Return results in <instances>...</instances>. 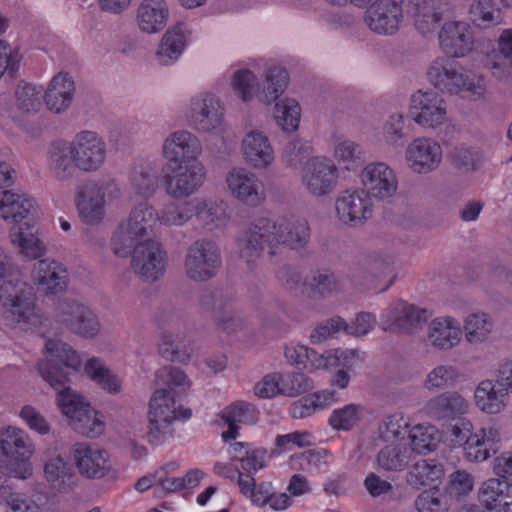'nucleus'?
I'll list each match as a JSON object with an SVG mask.
<instances>
[{
	"label": "nucleus",
	"mask_w": 512,
	"mask_h": 512,
	"mask_svg": "<svg viewBox=\"0 0 512 512\" xmlns=\"http://www.w3.org/2000/svg\"><path fill=\"white\" fill-rule=\"evenodd\" d=\"M458 378V372L451 365H438L426 376L423 386L430 392L452 387Z\"/></svg>",
	"instance_id": "nucleus-51"
},
{
	"label": "nucleus",
	"mask_w": 512,
	"mask_h": 512,
	"mask_svg": "<svg viewBox=\"0 0 512 512\" xmlns=\"http://www.w3.org/2000/svg\"><path fill=\"white\" fill-rule=\"evenodd\" d=\"M335 156L346 164L347 169H353L364 162L362 148L352 141L339 143L335 148Z\"/></svg>",
	"instance_id": "nucleus-64"
},
{
	"label": "nucleus",
	"mask_w": 512,
	"mask_h": 512,
	"mask_svg": "<svg viewBox=\"0 0 512 512\" xmlns=\"http://www.w3.org/2000/svg\"><path fill=\"white\" fill-rule=\"evenodd\" d=\"M488 66L497 78L510 74L512 68V29H505L498 38V53L488 60Z\"/></svg>",
	"instance_id": "nucleus-44"
},
{
	"label": "nucleus",
	"mask_w": 512,
	"mask_h": 512,
	"mask_svg": "<svg viewBox=\"0 0 512 512\" xmlns=\"http://www.w3.org/2000/svg\"><path fill=\"white\" fill-rule=\"evenodd\" d=\"M460 334L459 324L453 318H436L429 324L427 341L439 350H449L459 343Z\"/></svg>",
	"instance_id": "nucleus-37"
},
{
	"label": "nucleus",
	"mask_w": 512,
	"mask_h": 512,
	"mask_svg": "<svg viewBox=\"0 0 512 512\" xmlns=\"http://www.w3.org/2000/svg\"><path fill=\"white\" fill-rule=\"evenodd\" d=\"M71 454L78 472L88 479L102 478L111 470L108 454L104 450L86 443H76Z\"/></svg>",
	"instance_id": "nucleus-22"
},
{
	"label": "nucleus",
	"mask_w": 512,
	"mask_h": 512,
	"mask_svg": "<svg viewBox=\"0 0 512 512\" xmlns=\"http://www.w3.org/2000/svg\"><path fill=\"white\" fill-rule=\"evenodd\" d=\"M309 287L315 294L326 296L338 293L342 289L340 278L328 269L317 270L309 281Z\"/></svg>",
	"instance_id": "nucleus-56"
},
{
	"label": "nucleus",
	"mask_w": 512,
	"mask_h": 512,
	"mask_svg": "<svg viewBox=\"0 0 512 512\" xmlns=\"http://www.w3.org/2000/svg\"><path fill=\"white\" fill-rule=\"evenodd\" d=\"M438 38L440 48L449 57H464L473 49V33L470 25L464 21L445 22Z\"/></svg>",
	"instance_id": "nucleus-16"
},
{
	"label": "nucleus",
	"mask_w": 512,
	"mask_h": 512,
	"mask_svg": "<svg viewBox=\"0 0 512 512\" xmlns=\"http://www.w3.org/2000/svg\"><path fill=\"white\" fill-rule=\"evenodd\" d=\"M129 256L134 272L145 281H156L165 272L167 253L157 240L147 239L135 245Z\"/></svg>",
	"instance_id": "nucleus-10"
},
{
	"label": "nucleus",
	"mask_w": 512,
	"mask_h": 512,
	"mask_svg": "<svg viewBox=\"0 0 512 512\" xmlns=\"http://www.w3.org/2000/svg\"><path fill=\"white\" fill-rule=\"evenodd\" d=\"M49 167L59 181L71 179L79 169L73 145L66 141H55L51 144L49 152Z\"/></svg>",
	"instance_id": "nucleus-33"
},
{
	"label": "nucleus",
	"mask_w": 512,
	"mask_h": 512,
	"mask_svg": "<svg viewBox=\"0 0 512 512\" xmlns=\"http://www.w3.org/2000/svg\"><path fill=\"white\" fill-rule=\"evenodd\" d=\"M312 154V146L308 141L302 139H293L289 141L282 154V158L286 166L297 169L303 163L310 160Z\"/></svg>",
	"instance_id": "nucleus-55"
},
{
	"label": "nucleus",
	"mask_w": 512,
	"mask_h": 512,
	"mask_svg": "<svg viewBox=\"0 0 512 512\" xmlns=\"http://www.w3.org/2000/svg\"><path fill=\"white\" fill-rule=\"evenodd\" d=\"M157 219L158 213L147 202L135 206L113 234L111 246L114 254L126 258L135 245L152 239Z\"/></svg>",
	"instance_id": "nucleus-4"
},
{
	"label": "nucleus",
	"mask_w": 512,
	"mask_h": 512,
	"mask_svg": "<svg viewBox=\"0 0 512 512\" xmlns=\"http://www.w3.org/2000/svg\"><path fill=\"white\" fill-rule=\"evenodd\" d=\"M242 148L246 162L256 169L266 168L274 161V149L260 131L249 132L242 141Z\"/></svg>",
	"instance_id": "nucleus-32"
},
{
	"label": "nucleus",
	"mask_w": 512,
	"mask_h": 512,
	"mask_svg": "<svg viewBox=\"0 0 512 512\" xmlns=\"http://www.w3.org/2000/svg\"><path fill=\"white\" fill-rule=\"evenodd\" d=\"M202 308L213 313L214 320L222 331L234 333L243 330L246 321L233 309L232 300L222 291H205L201 295Z\"/></svg>",
	"instance_id": "nucleus-13"
},
{
	"label": "nucleus",
	"mask_w": 512,
	"mask_h": 512,
	"mask_svg": "<svg viewBox=\"0 0 512 512\" xmlns=\"http://www.w3.org/2000/svg\"><path fill=\"white\" fill-rule=\"evenodd\" d=\"M57 317L68 330L84 338H92L100 331V323L94 312L75 300L60 301Z\"/></svg>",
	"instance_id": "nucleus-12"
},
{
	"label": "nucleus",
	"mask_w": 512,
	"mask_h": 512,
	"mask_svg": "<svg viewBox=\"0 0 512 512\" xmlns=\"http://www.w3.org/2000/svg\"><path fill=\"white\" fill-rule=\"evenodd\" d=\"M492 322L486 314H471L464 323L465 337L471 344L484 341L492 331Z\"/></svg>",
	"instance_id": "nucleus-53"
},
{
	"label": "nucleus",
	"mask_w": 512,
	"mask_h": 512,
	"mask_svg": "<svg viewBox=\"0 0 512 512\" xmlns=\"http://www.w3.org/2000/svg\"><path fill=\"white\" fill-rule=\"evenodd\" d=\"M154 384L157 389H166L170 392L179 389L180 392H185L190 388L191 381L180 368L166 365L155 372Z\"/></svg>",
	"instance_id": "nucleus-47"
},
{
	"label": "nucleus",
	"mask_w": 512,
	"mask_h": 512,
	"mask_svg": "<svg viewBox=\"0 0 512 512\" xmlns=\"http://www.w3.org/2000/svg\"><path fill=\"white\" fill-rule=\"evenodd\" d=\"M76 205L79 217L88 225L100 223L105 215V203L94 182L84 184L78 188Z\"/></svg>",
	"instance_id": "nucleus-31"
},
{
	"label": "nucleus",
	"mask_w": 512,
	"mask_h": 512,
	"mask_svg": "<svg viewBox=\"0 0 512 512\" xmlns=\"http://www.w3.org/2000/svg\"><path fill=\"white\" fill-rule=\"evenodd\" d=\"M257 411L247 402H235L226 407L221 414L228 430L222 433L224 441L235 439L238 436V424H252L257 421Z\"/></svg>",
	"instance_id": "nucleus-39"
},
{
	"label": "nucleus",
	"mask_w": 512,
	"mask_h": 512,
	"mask_svg": "<svg viewBox=\"0 0 512 512\" xmlns=\"http://www.w3.org/2000/svg\"><path fill=\"white\" fill-rule=\"evenodd\" d=\"M482 505L492 512H512V483L491 478L485 481L478 492Z\"/></svg>",
	"instance_id": "nucleus-30"
},
{
	"label": "nucleus",
	"mask_w": 512,
	"mask_h": 512,
	"mask_svg": "<svg viewBox=\"0 0 512 512\" xmlns=\"http://www.w3.org/2000/svg\"><path fill=\"white\" fill-rule=\"evenodd\" d=\"M363 408L358 404H347L335 409L329 417V424L335 430L348 431L361 419Z\"/></svg>",
	"instance_id": "nucleus-54"
},
{
	"label": "nucleus",
	"mask_w": 512,
	"mask_h": 512,
	"mask_svg": "<svg viewBox=\"0 0 512 512\" xmlns=\"http://www.w3.org/2000/svg\"><path fill=\"white\" fill-rule=\"evenodd\" d=\"M301 108L294 99H285L275 105V119L284 131L292 132L298 128Z\"/></svg>",
	"instance_id": "nucleus-52"
},
{
	"label": "nucleus",
	"mask_w": 512,
	"mask_h": 512,
	"mask_svg": "<svg viewBox=\"0 0 512 512\" xmlns=\"http://www.w3.org/2000/svg\"><path fill=\"white\" fill-rule=\"evenodd\" d=\"M72 145L76 155V163L80 170H96L105 160V143L94 132L83 131L79 133Z\"/></svg>",
	"instance_id": "nucleus-25"
},
{
	"label": "nucleus",
	"mask_w": 512,
	"mask_h": 512,
	"mask_svg": "<svg viewBox=\"0 0 512 512\" xmlns=\"http://www.w3.org/2000/svg\"><path fill=\"white\" fill-rule=\"evenodd\" d=\"M47 357L38 363V372L52 388L59 390L57 404L63 414L70 418L72 428L89 438H96L104 431V422L89 404L77 400L70 387L65 386L69 376L77 372L81 357L69 344L50 339L45 345Z\"/></svg>",
	"instance_id": "nucleus-1"
},
{
	"label": "nucleus",
	"mask_w": 512,
	"mask_h": 512,
	"mask_svg": "<svg viewBox=\"0 0 512 512\" xmlns=\"http://www.w3.org/2000/svg\"><path fill=\"white\" fill-rule=\"evenodd\" d=\"M44 473L47 481L58 489H61L72 477L69 464L60 456L50 458L46 462Z\"/></svg>",
	"instance_id": "nucleus-58"
},
{
	"label": "nucleus",
	"mask_w": 512,
	"mask_h": 512,
	"mask_svg": "<svg viewBox=\"0 0 512 512\" xmlns=\"http://www.w3.org/2000/svg\"><path fill=\"white\" fill-rule=\"evenodd\" d=\"M452 165L462 171L469 172L477 169L481 163V154L477 149L465 146H456L450 152Z\"/></svg>",
	"instance_id": "nucleus-61"
},
{
	"label": "nucleus",
	"mask_w": 512,
	"mask_h": 512,
	"mask_svg": "<svg viewBox=\"0 0 512 512\" xmlns=\"http://www.w3.org/2000/svg\"><path fill=\"white\" fill-rule=\"evenodd\" d=\"M506 396L507 391L503 387L496 390L491 380H485L475 390V403L483 412L497 414L504 409Z\"/></svg>",
	"instance_id": "nucleus-42"
},
{
	"label": "nucleus",
	"mask_w": 512,
	"mask_h": 512,
	"mask_svg": "<svg viewBox=\"0 0 512 512\" xmlns=\"http://www.w3.org/2000/svg\"><path fill=\"white\" fill-rule=\"evenodd\" d=\"M190 408L175 407V400L170 391L156 389L149 402L147 438L151 444L158 445L171 434V423L175 419H189Z\"/></svg>",
	"instance_id": "nucleus-7"
},
{
	"label": "nucleus",
	"mask_w": 512,
	"mask_h": 512,
	"mask_svg": "<svg viewBox=\"0 0 512 512\" xmlns=\"http://www.w3.org/2000/svg\"><path fill=\"white\" fill-rule=\"evenodd\" d=\"M0 302L5 308L6 318L15 323L39 322L35 307V294L29 284L13 278L7 256L0 254Z\"/></svg>",
	"instance_id": "nucleus-3"
},
{
	"label": "nucleus",
	"mask_w": 512,
	"mask_h": 512,
	"mask_svg": "<svg viewBox=\"0 0 512 512\" xmlns=\"http://www.w3.org/2000/svg\"><path fill=\"white\" fill-rule=\"evenodd\" d=\"M194 215L208 229L225 225L227 220L226 209L223 203L203 201L194 207Z\"/></svg>",
	"instance_id": "nucleus-49"
},
{
	"label": "nucleus",
	"mask_w": 512,
	"mask_h": 512,
	"mask_svg": "<svg viewBox=\"0 0 512 512\" xmlns=\"http://www.w3.org/2000/svg\"><path fill=\"white\" fill-rule=\"evenodd\" d=\"M503 446L499 428L485 426L474 432L470 444L465 447V458L471 462H483L498 453Z\"/></svg>",
	"instance_id": "nucleus-27"
},
{
	"label": "nucleus",
	"mask_w": 512,
	"mask_h": 512,
	"mask_svg": "<svg viewBox=\"0 0 512 512\" xmlns=\"http://www.w3.org/2000/svg\"><path fill=\"white\" fill-rule=\"evenodd\" d=\"M384 138L387 143L402 146L408 138V129L402 114H393L384 126Z\"/></svg>",
	"instance_id": "nucleus-63"
},
{
	"label": "nucleus",
	"mask_w": 512,
	"mask_h": 512,
	"mask_svg": "<svg viewBox=\"0 0 512 512\" xmlns=\"http://www.w3.org/2000/svg\"><path fill=\"white\" fill-rule=\"evenodd\" d=\"M310 240V227L304 219L281 223L267 217L255 219L238 237V256L248 265L254 263L267 250L270 257L281 253L283 247L297 250Z\"/></svg>",
	"instance_id": "nucleus-2"
},
{
	"label": "nucleus",
	"mask_w": 512,
	"mask_h": 512,
	"mask_svg": "<svg viewBox=\"0 0 512 512\" xmlns=\"http://www.w3.org/2000/svg\"><path fill=\"white\" fill-rule=\"evenodd\" d=\"M224 108L212 94H201L191 101L190 125L199 132H210L222 125Z\"/></svg>",
	"instance_id": "nucleus-14"
},
{
	"label": "nucleus",
	"mask_w": 512,
	"mask_h": 512,
	"mask_svg": "<svg viewBox=\"0 0 512 512\" xmlns=\"http://www.w3.org/2000/svg\"><path fill=\"white\" fill-rule=\"evenodd\" d=\"M34 281L46 293L57 294L62 292L67 285V272L54 260H40L33 268Z\"/></svg>",
	"instance_id": "nucleus-34"
},
{
	"label": "nucleus",
	"mask_w": 512,
	"mask_h": 512,
	"mask_svg": "<svg viewBox=\"0 0 512 512\" xmlns=\"http://www.w3.org/2000/svg\"><path fill=\"white\" fill-rule=\"evenodd\" d=\"M401 4L423 35L433 31L448 11V3L442 0H401Z\"/></svg>",
	"instance_id": "nucleus-18"
},
{
	"label": "nucleus",
	"mask_w": 512,
	"mask_h": 512,
	"mask_svg": "<svg viewBox=\"0 0 512 512\" xmlns=\"http://www.w3.org/2000/svg\"><path fill=\"white\" fill-rule=\"evenodd\" d=\"M226 183L231 194L244 204L255 207L265 199L263 183L244 168L232 169L227 174Z\"/></svg>",
	"instance_id": "nucleus-19"
},
{
	"label": "nucleus",
	"mask_w": 512,
	"mask_h": 512,
	"mask_svg": "<svg viewBox=\"0 0 512 512\" xmlns=\"http://www.w3.org/2000/svg\"><path fill=\"white\" fill-rule=\"evenodd\" d=\"M11 238L13 243H18L22 253L32 259L42 257L46 251L43 241L37 236V229L28 221L18 227H12Z\"/></svg>",
	"instance_id": "nucleus-43"
},
{
	"label": "nucleus",
	"mask_w": 512,
	"mask_h": 512,
	"mask_svg": "<svg viewBox=\"0 0 512 512\" xmlns=\"http://www.w3.org/2000/svg\"><path fill=\"white\" fill-rule=\"evenodd\" d=\"M415 507L418 512H447L448 499L440 490L429 489L417 496Z\"/></svg>",
	"instance_id": "nucleus-62"
},
{
	"label": "nucleus",
	"mask_w": 512,
	"mask_h": 512,
	"mask_svg": "<svg viewBox=\"0 0 512 512\" xmlns=\"http://www.w3.org/2000/svg\"><path fill=\"white\" fill-rule=\"evenodd\" d=\"M411 450L418 454L434 451L440 443L439 431L434 426H415L409 433Z\"/></svg>",
	"instance_id": "nucleus-48"
},
{
	"label": "nucleus",
	"mask_w": 512,
	"mask_h": 512,
	"mask_svg": "<svg viewBox=\"0 0 512 512\" xmlns=\"http://www.w3.org/2000/svg\"><path fill=\"white\" fill-rule=\"evenodd\" d=\"M158 180V165L150 161L137 164L130 175V182L134 192L143 197L154 195L158 188Z\"/></svg>",
	"instance_id": "nucleus-41"
},
{
	"label": "nucleus",
	"mask_w": 512,
	"mask_h": 512,
	"mask_svg": "<svg viewBox=\"0 0 512 512\" xmlns=\"http://www.w3.org/2000/svg\"><path fill=\"white\" fill-rule=\"evenodd\" d=\"M468 402L458 392L448 391L430 398L425 404V414L435 420L449 422L466 413Z\"/></svg>",
	"instance_id": "nucleus-28"
},
{
	"label": "nucleus",
	"mask_w": 512,
	"mask_h": 512,
	"mask_svg": "<svg viewBox=\"0 0 512 512\" xmlns=\"http://www.w3.org/2000/svg\"><path fill=\"white\" fill-rule=\"evenodd\" d=\"M289 83V75L285 68L273 66L267 70L265 86L259 99L263 103L270 104L276 101L285 91Z\"/></svg>",
	"instance_id": "nucleus-46"
},
{
	"label": "nucleus",
	"mask_w": 512,
	"mask_h": 512,
	"mask_svg": "<svg viewBox=\"0 0 512 512\" xmlns=\"http://www.w3.org/2000/svg\"><path fill=\"white\" fill-rule=\"evenodd\" d=\"M16 106L24 113L36 112L41 107V88L20 82L15 91Z\"/></svg>",
	"instance_id": "nucleus-57"
},
{
	"label": "nucleus",
	"mask_w": 512,
	"mask_h": 512,
	"mask_svg": "<svg viewBox=\"0 0 512 512\" xmlns=\"http://www.w3.org/2000/svg\"><path fill=\"white\" fill-rule=\"evenodd\" d=\"M205 177L201 163H182L165 176L166 192L175 199L188 197L203 184Z\"/></svg>",
	"instance_id": "nucleus-15"
},
{
	"label": "nucleus",
	"mask_w": 512,
	"mask_h": 512,
	"mask_svg": "<svg viewBox=\"0 0 512 512\" xmlns=\"http://www.w3.org/2000/svg\"><path fill=\"white\" fill-rule=\"evenodd\" d=\"M336 212L345 224H363L372 215V204L365 190H346L336 199Z\"/></svg>",
	"instance_id": "nucleus-20"
},
{
	"label": "nucleus",
	"mask_w": 512,
	"mask_h": 512,
	"mask_svg": "<svg viewBox=\"0 0 512 512\" xmlns=\"http://www.w3.org/2000/svg\"><path fill=\"white\" fill-rule=\"evenodd\" d=\"M362 183L369 197L384 200L397 191V178L385 163H371L361 173Z\"/></svg>",
	"instance_id": "nucleus-23"
},
{
	"label": "nucleus",
	"mask_w": 512,
	"mask_h": 512,
	"mask_svg": "<svg viewBox=\"0 0 512 512\" xmlns=\"http://www.w3.org/2000/svg\"><path fill=\"white\" fill-rule=\"evenodd\" d=\"M406 158L414 172L425 174L439 166L442 159V150L435 141L418 138L408 145Z\"/></svg>",
	"instance_id": "nucleus-26"
},
{
	"label": "nucleus",
	"mask_w": 512,
	"mask_h": 512,
	"mask_svg": "<svg viewBox=\"0 0 512 512\" xmlns=\"http://www.w3.org/2000/svg\"><path fill=\"white\" fill-rule=\"evenodd\" d=\"M164 330L158 343L159 354L167 361L186 364L193 354L192 341L182 332L183 316L174 310L162 314Z\"/></svg>",
	"instance_id": "nucleus-9"
},
{
	"label": "nucleus",
	"mask_w": 512,
	"mask_h": 512,
	"mask_svg": "<svg viewBox=\"0 0 512 512\" xmlns=\"http://www.w3.org/2000/svg\"><path fill=\"white\" fill-rule=\"evenodd\" d=\"M403 10L402 4L394 0H379L367 9L365 22L375 33L392 35L399 28Z\"/></svg>",
	"instance_id": "nucleus-21"
},
{
	"label": "nucleus",
	"mask_w": 512,
	"mask_h": 512,
	"mask_svg": "<svg viewBox=\"0 0 512 512\" xmlns=\"http://www.w3.org/2000/svg\"><path fill=\"white\" fill-rule=\"evenodd\" d=\"M85 373L102 389L111 394H117L121 390V382L117 376L99 358H91L84 367Z\"/></svg>",
	"instance_id": "nucleus-45"
},
{
	"label": "nucleus",
	"mask_w": 512,
	"mask_h": 512,
	"mask_svg": "<svg viewBox=\"0 0 512 512\" xmlns=\"http://www.w3.org/2000/svg\"><path fill=\"white\" fill-rule=\"evenodd\" d=\"M337 178V168L331 160L313 157L303 167L301 184L311 196L322 197L333 192Z\"/></svg>",
	"instance_id": "nucleus-11"
},
{
	"label": "nucleus",
	"mask_w": 512,
	"mask_h": 512,
	"mask_svg": "<svg viewBox=\"0 0 512 512\" xmlns=\"http://www.w3.org/2000/svg\"><path fill=\"white\" fill-rule=\"evenodd\" d=\"M221 264V251L218 244L203 238L194 241L187 248L184 271L190 280L203 282L215 277Z\"/></svg>",
	"instance_id": "nucleus-8"
},
{
	"label": "nucleus",
	"mask_w": 512,
	"mask_h": 512,
	"mask_svg": "<svg viewBox=\"0 0 512 512\" xmlns=\"http://www.w3.org/2000/svg\"><path fill=\"white\" fill-rule=\"evenodd\" d=\"M429 82L449 94L469 93L480 98L485 93L484 79L444 57L436 58L427 70Z\"/></svg>",
	"instance_id": "nucleus-5"
},
{
	"label": "nucleus",
	"mask_w": 512,
	"mask_h": 512,
	"mask_svg": "<svg viewBox=\"0 0 512 512\" xmlns=\"http://www.w3.org/2000/svg\"><path fill=\"white\" fill-rule=\"evenodd\" d=\"M426 309L413 304L399 302L387 316L388 324L383 327L385 331L412 333L421 328L428 320Z\"/></svg>",
	"instance_id": "nucleus-29"
},
{
	"label": "nucleus",
	"mask_w": 512,
	"mask_h": 512,
	"mask_svg": "<svg viewBox=\"0 0 512 512\" xmlns=\"http://www.w3.org/2000/svg\"><path fill=\"white\" fill-rule=\"evenodd\" d=\"M411 112L415 122L425 128H435L446 120L445 101L433 91L413 94Z\"/></svg>",
	"instance_id": "nucleus-17"
},
{
	"label": "nucleus",
	"mask_w": 512,
	"mask_h": 512,
	"mask_svg": "<svg viewBox=\"0 0 512 512\" xmlns=\"http://www.w3.org/2000/svg\"><path fill=\"white\" fill-rule=\"evenodd\" d=\"M194 212V206L191 203L169 204L158 214L157 221L169 226H182L193 217Z\"/></svg>",
	"instance_id": "nucleus-60"
},
{
	"label": "nucleus",
	"mask_w": 512,
	"mask_h": 512,
	"mask_svg": "<svg viewBox=\"0 0 512 512\" xmlns=\"http://www.w3.org/2000/svg\"><path fill=\"white\" fill-rule=\"evenodd\" d=\"M75 94V83L68 73L55 75L46 91L45 103L49 110L60 113L70 107Z\"/></svg>",
	"instance_id": "nucleus-35"
},
{
	"label": "nucleus",
	"mask_w": 512,
	"mask_h": 512,
	"mask_svg": "<svg viewBox=\"0 0 512 512\" xmlns=\"http://www.w3.org/2000/svg\"><path fill=\"white\" fill-rule=\"evenodd\" d=\"M443 473L440 465L432 464L427 460L416 462L409 472L408 481L416 487L428 485L430 482L439 479Z\"/></svg>",
	"instance_id": "nucleus-59"
},
{
	"label": "nucleus",
	"mask_w": 512,
	"mask_h": 512,
	"mask_svg": "<svg viewBox=\"0 0 512 512\" xmlns=\"http://www.w3.org/2000/svg\"><path fill=\"white\" fill-rule=\"evenodd\" d=\"M409 448L400 445H388L377 455L378 465L386 471H401L409 463Z\"/></svg>",
	"instance_id": "nucleus-50"
},
{
	"label": "nucleus",
	"mask_w": 512,
	"mask_h": 512,
	"mask_svg": "<svg viewBox=\"0 0 512 512\" xmlns=\"http://www.w3.org/2000/svg\"><path fill=\"white\" fill-rule=\"evenodd\" d=\"M169 10L165 0H143L137 10V23L146 33H157L167 24Z\"/></svg>",
	"instance_id": "nucleus-36"
},
{
	"label": "nucleus",
	"mask_w": 512,
	"mask_h": 512,
	"mask_svg": "<svg viewBox=\"0 0 512 512\" xmlns=\"http://www.w3.org/2000/svg\"><path fill=\"white\" fill-rule=\"evenodd\" d=\"M163 155L169 162L193 163L202 152L199 139L186 130L171 133L163 142Z\"/></svg>",
	"instance_id": "nucleus-24"
},
{
	"label": "nucleus",
	"mask_w": 512,
	"mask_h": 512,
	"mask_svg": "<svg viewBox=\"0 0 512 512\" xmlns=\"http://www.w3.org/2000/svg\"><path fill=\"white\" fill-rule=\"evenodd\" d=\"M187 33V26L182 22L166 31L156 52L161 65H168L179 58L186 44Z\"/></svg>",
	"instance_id": "nucleus-38"
},
{
	"label": "nucleus",
	"mask_w": 512,
	"mask_h": 512,
	"mask_svg": "<svg viewBox=\"0 0 512 512\" xmlns=\"http://www.w3.org/2000/svg\"><path fill=\"white\" fill-rule=\"evenodd\" d=\"M0 471L16 478L27 479L32 475L29 458L33 443L21 429L9 427L0 432Z\"/></svg>",
	"instance_id": "nucleus-6"
},
{
	"label": "nucleus",
	"mask_w": 512,
	"mask_h": 512,
	"mask_svg": "<svg viewBox=\"0 0 512 512\" xmlns=\"http://www.w3.org/2000/svg\"><path fill=\"white\" fill-rule=\"evenodd\" d=\"M33 209V201L24 194L3 191L0 199V217L6 222L16 225L21 223Z\"/></svg>",
	"instance_id": "nucleus-40"
}]
</instances>
